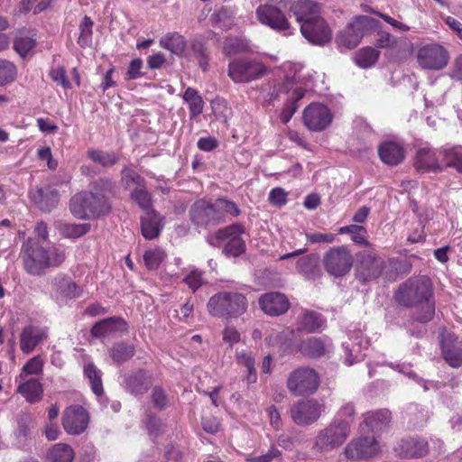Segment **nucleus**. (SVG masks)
<instances>
[{
	"label": "nucleus",
	"instance_id": "1",
	"mask_svg": "<svg viewBox=\"0 0 462 462\" xmlns=\"http://www.w3.org/2000/svg\"><path fill=\"white\" fill-rule=\"evenodd\" d=\"M433 287L427 276L411 277L401 283L394 293V300L403 307L417 308L413 319L427 323L435 313V304L432 300Z\"/></svg>",
	"mask_w": 462,
	"mask_h": 462
},
{
	"label": "nucleus",
	"instance_id": "2",
	"mask_svg": "<svg viewBox=\"0 0 462 462\" xmlns=\"http://www.w3.org/2000/svg\"><path fill=\"white\" fill-rule=\"evenodd\" d=\"M23 264L32 275H41L47 268L57 267L65 260V253L59 247L44 248L39 242L27 240L23 245Z\"/></svg>",
	"mask_w": 462,
	"mask_h": 462
},
{
	"label": "nucleus",
	"instance_id": "3",
	"mask_svg": "<svg viewBox=\"0 0 462 462\" xmlns=\"http://www.w3.org/2000/svg\"><path fill=\"white\" fill-rule=\"evenodd\" d=\"M351 433L350 421L333 419L317 432L312 441V450L320 455L333 452L346 442Z\"/></svg>",
	"mask_w": 462,
	"mask_h": 462
},
{
	"label": "nucleus",
	"instance_id": "4",
	"mask_svg": "<svg viewBox=\"0 0 462 462\" xmlns=\"http://www.w3.org/2000/svg\"><path fill=\"white\" fill-rule=\"evenodd\" d=\"M248 308L245 295L236 291H223L211 296L207 303L208 313L215 318L237 319Z\"/></svg>",
	"mask_w": 462,
	"mask_h": 462
},
{
	"label": "nucleus",
	"instance_id": "5",
	"mask_svg": "<svg viewBox=\"0 0 462 462\" xmlns=\"http://www.w3.org/2000/svg\"><path fill=\"white\" fill-rule=\"evenodd\" d=\"M379 26L380 22L376 19L367 15H357L339 33L337 41L347 49H355L367 32L376 30Z\"/></svg>",
	"mask_w": 462,
	"mask_h": 462
},
{
	"label": "nucleus",
	"instance_id": "6",
	"mask_svg": "<svg viewBox=\"0 0 462 462\" xmlns=\"http://www.w3.org/2000/svg\"><path fill=\"white\" fill-rule=\"evenodd\" d=\"M267 69L254 59L237 58L229 62L227 75L235 83H249L264 76Z\"/></svg>",
	"mask_w": 462,
	"mask_h": 462
},
{
	"label": "nucleus",
	"instance_id": "7",
	"mask_svg": "<svg viewBox=\"0 0 462 462\" xmlns=\"http://www.w3.org/2000/svg\"><path fill=\"white\" fill-rule=\"evenodd\" d=\"M245 232V229L243 225L234 223L216 231L208 237V241L216 245L214 239L217 242L226 240L227 242L223 247V253L227 256L237 257L244 254L246 248L245 243L241 237V235Z\"/></svg>",
	"mask_w": 462,
	"mask_h": 462
},
{
	"label": "nucleus",
	"instance_id": "8",
	"mask_svg": "<svg viewBox=\"0 0 462 462\" xmlns=\"http://www.w3.org/2000/svg\"><path fill=\"white\" fill-rule=\"evenodd\" d=\"M286 385L295 396L314 393L319 385L318 373L309 366H300L289 374Z\"/></svg>",
	"mask_w": 462,
	"mask_h": 462
},
{
	"label": "nucleus",
	"instance_id": "9",
	"mask_svg": "<svg viewBox=\"0 0 462 462\" xmlns=\"http://www.w3.org/2000/svg\"><path fill=\"white\" fill-rule=\"evenodd\" d=\"M386 268L384 260L374 251L365 250L357 254L356 278L365 283L378 279Z\"/></svg>",
	"mask_w": 462,
	"mask_h": 462
},
{
	"label": "nucleus",
	"instance_id": "10",
	"mask_svg": "<svg viewBox=\"0 0 462 462\" xmlns=\"http://www.w3.org/2000/svg\"><path fill=\"white\" fill-rule=\"evenodd\" d=\"M323 265L329 275L345 276L350 272L353 265L352 254L344 245L332 247L324 254Z\"/></svg>",
	"mask_w": 462,
	"mask_h": 462
},
{
	"label": "nucleus",
	"instance_id": "11",
	"mask_svg": "<svg viewBox=\"0 0 462 462\" xmlns=\"http://www.w3.org/2000/svg\"><path fill=\"white\" fill-rule=\"evenodd\" d=\"M189 215L190 221L198 227L208 228L225 221L222 204H192Z\"/></svg>",
	"mask_w": 462,
	"mask_h": 462
},
{
	"label": "nucleus",
	"instance_id": "12",
	"mask_svg": "<svg viewBox=\"0 0 462 462\" xmlns=\"http://www.w3.org/2000/svg\"><path fill=\"white\" fill-rule=\"evenodd\" d=\"M448 51L442 45L430 43L418 50L417 61L425 69L439 70L445 68L448 62Z\"/></svg>",
	"mask_w": 462,
	"mask_h": 462
},
{
	"label": "nucleus",
	"instance_id": "13",
	"mask_svg": "<svg viewBox=\"0 0 462 462\" xmlns=\"http://www.w3.org/2000/svg\"><path fill=\"white\" fill-rule=\"evenodd\" d=\"M121 182L134 202H150L151 196L146 188V180L135 170L124 166L121 171Z\"/></svg>",
	"mask_w": 462,
	"mask_h": 462
},
{
	"label": "nucleus",
	"instance_id": "14",
	"mask_svg": "<svg viewBox=\"0 0 462 462\" xmlns=\"http://www.w3.org/2000/svg\"><path fill=\"white\" fill-rule=\"evenodd\" d=\"M395 455L403 459H416L429 454L427 439L420 436H406L399 439L394 448Z\"/></svg>",
	"mask_w": 462,
	"mask_h": 462
},
{
	"label": "nucleus",
	"instance_id": "15",
	"mask_svg": "<svg viewBox=\"0 0 462 462\" xmlns=\"http://www.w3.org/2000/svg\"><path fill=\"white\" fill-rule=\"evenodd\" d=\"M321 405L316 400H300L290 409L293 422L299 426H309L315 423L320 417Z\"/></svg>",
	"mask_w": 462,
	"mask_h": 462
},
{
	"label": "nucleus",
	"instance_id": "16",
	"mask_svg": "<svg viewBox=\"0 0 462 462\" xmlns=\"http://www.w3.org/2000/svg\"><path fill=\"white\" fill-rule=\"evenodd\" d=\"M333 116L329 108L320 103H311L303 111L304 125L312 132H320L328 126Z\"/></svg>",
	"mask_w": 462,
	"mask_h": 462
},
{
	"label": "nucleus",
	"instance_id": "17",
	"mask_svg": "<svg viewBox=\"0 0 462 462\" xmlns=\"http://www.w3.org/2000/svg\"><path fill=\"white\" fill-rule=\"evenodd\" d=\"M379 452V444L374 437L353 439L344 448L347 460H359L373 457Z\"/></svg>",
	"mask_w": 462,
	"mask_h": 462
},
{
	"label": "nucleus",
	"instance_id": "18",
	"mask_svg": "<svg viewBox=\"0 0 462 462\" xmlns=\"http://www.w3.org/2000/svg\"><path fill=\"white\" fill-rule=\"evenodd\" d=\"M295 83L294 77H286L280 88V91L289 95L280 114V119L283 124H287L291 119L299 108V101L305 96V89L301 87H294Z\"/></svg>",
	"mask_w": 462,
	"mask_h": 462
},
{
	"label": "nucleus",
	"instance_id": "19",
	"mask_svg": "<svg viewBox=\"0 0 462 462\" xmlns=\"http://www.w3.org/2000/svg\"><path fill=\"white\" fill-rule=\"evenodd\" d=\"M152 383V374L145 369H137L123 375L122 386L125 392L135 397L143 396Z\"/></svg>",
	"mask_w": 462,
	"mask_h": 462
},
{
	"label": "nucleus",
	"instance_id": "20",
	"mask_svg": "<svg viewBox=\"0 0 462 462\" xmlns=\"http://www.w3.org/2000/svg\"><path fill=\"white\" fill-rule=\"evenodd\" d=\"M62 426L70 435H79L85 431L88 424V413L80 405H71L62 414Z\"/></svg>",
	"mask_w": 462,
	"mask_h": 462
},
{
	"label": "nucleus",
	"instance_id": "21",
	"mask_svg": "<svg viewBox=\"0 0 462 462\" xmlns=\"http://www.w3.org/2000/svg\"><path fill=\"white\" fill-rule=\"evenodd\" d=\"M256 17L258 21L276 31H285L290 29V23L280 8L273 5H260L256 9Z\"/></svg>",
	"mask_w": 462,
	"mask_h": 462
},
{
	"label": "nucleus",
	"instance_id": "22",
	"mask_svg": "<svg viewBox=\"0 0 462 462\" xmlns=\"http://www.w3.org/2000/svg\"><path fill=\"white\" fill-rule=\"evenodd\" d=\"M300 32L306 40L316 45H323L332 39V31L322 16L301 24Z\"/></svg>",
	"mask_w": 462,
	"mask_h": 462
},
{
	"label": "nucleus",
	"instance_id": "23",
	"mask_svg": "<svg viewBox=\"0 0 462 462\" xmlns=\"http://www.w3.org/2000/svg\"><path fill=\"white\" fill-rule=\"evenodd\" d=\"M139 205L143 211L141 217L142 235L148 240L158 237L164 226L163 217L153 209L152 204Z\"/></svg>",
	"mask_w": 462,
	"mask_h": 462
},
{
	"label": "nucleus",
	"instance_id": "24",
	"mask_svg": "<svg viewBox=\"0 0 462 462\" xmlns=\"http://www.w3.org/2000/svg\"><path fill=\"white\" fill-rule=\"evenodd\" d=\"M290 13L295 16L296 21L301 25L320 17L322 6L313 0H297L291 4Z\"/></svg>",
	"mask_w": 462,
	"mask_h": 462
},
{
	"label": "nucleus",
	"instance_id": "25",
	"mask_svg": "<svg viewBox=\"0 0 462 462\" xmlns=\"http://www.w3.org/2000/svg\"><path fill=\"white\" fill-rule=\"evenodd\" d=\"M391 422L392 412L387 409H380L364 413L360 427L362 430L365 427L366 431L377 434L388 430Z\"/></svg>",
	"mask_w": 462,
	"mask_h": 462
},
{
	"label": "nucleus",
	"instance_id": "26",
	"mask_svg": "<svg viewBox=\"0 0 462 462\" xmlns=\"http://www.w3.org/2000/svg\"><path fill=\"white\" fill-rule=\"evenodd\" d=\"M377 153L385 165L397 166L404 161L406 151L402 143L387 140L378 145Z\"/></svg>",
	"mask_w": 462,
	"mask_h": 462
},
{
	"label": "nucleus",
	"instance_id": "27",
	"mask_svg": "<svg viewBox=\"0 0 462 462\" xmlns=\"http://www.w3.org/2000/svg\"><path fill=\"white\" fill-rule=\"evenodd\" d=\"M441 350L445 361L450 366L462 365V344L454 334H441Z\"/></svg>",
	"mask_w": 462,
	"mask_h": 462
},
{
	"label": "nucleus",
	"instance_id": "28",
	"mask_svg": "<svg viewBox=\"0 0 462 462\" xmlns=\"http://www.w3.org/2000/svg\"><path fill=\"white\" fill-rule=\"evenodd\" d=\"M438 152L431 148H420L414 157V168L420 172H438L443 171Z\"/></svg>",
	"mask_w": 462,
	"mask_h": 462
},
{
	"label": "nucleus",
	"instance_id": "29",
	"mask_svg": "<svg viewBox=\"0 0 462 462\" xmlns=\"http://www.w3.org/2000/svg\"><path fill=\"white\" fill-rule=\"evenodd\" d=\"M127 322L121 317H109L96 322L90 333L94 337H105L115 333L127 332Z\"/></svg>",
	"mask_w": 462,
	"mask_h": 462
},
{
	"label": "nucleus",
	"instance_id": "30",
	"mask_svg": "<svg viewBox=\"0 0 462 462\" xmlns=\"http://www.w3.org/2000/svg\"><path fill=\"white\" fill-rule=\"evenodd\" d=\"M261 309L268 315L279 316L285 313L290 306L284 294L280 292L265 293L259 299Z\"/></svg>",
	"mask_w": 462,
	"mask_h": 462
},
{
	"label": "nucleus",
	"instance_id": "31",
	"mask_svg": "<svg viewBox=\"0 0 462 462\" xmlns=\"http://www.w3.org/2000/svg\"><path fill=\"white\" fill-rule=\"evenodd\" d=\"M46 338L47 334L43 328L32 325L26 326L20 334V348L23 354H30Z\"/></svg>",
	"mask_w": 462,
	"mask_h": 462
},
{
	"label": "nucleus",
	"instance_id": "32",
	"mask_svg": "<svg viewBox=\"0 0 462 462\" xmlns=\"http://www.w3.org/2000/svg\"><path fill=\"white\" fill-rule=\"evenodd\" d=\"M69 210L79 219L91 220L110 212V204H69Z\"/></svg>",
	"mask_w": 462,
	"mask_h": 462
},
{
	"label": "nucleus",
	"instance_id": "33",
	"mask_svg": "<svg viewBox=\"0 0 462 462\" xmlns=\"http://www.w3.org/2000/svg\"><path fill=\"white\" fill-rule=\"evenodd\" d=\"M295 351L300 352L304 356L310 358H319L326 353V343L320 337H310L305 340L301 341L295 349L285 348L283 350L286 354H291Z\"/></svg>",
	"mask_w": 462,
	"mask_h": 462
},
{
	"label": "nucleus",
	"instance_id": "34",
	"mask_svg": "<svg viewBox=\"0 0 462 462\" xmlns=\"http://www.w3.org/2000/svg\"><path fill=\"white\" fill-rule=\"evenodd\" d=\"M319 262L320 258L318 254H310L298 259L296 269L306 279L316 280L322 274Z\"/></svg>",
	"mask_w": 462,
	"mask_h": 462
},
{
	"label": "nucleus",
	"instance_id": "35",
	"mask_svg": "<svg viewBox=\"0 0 462 462\" xmlns=\"http://www.w3.org/2000/svg\"><path fill=\"white\" fill-rule=\"evenodd\" d=\"M53 286L60 295L67 299H76L82 294L81 287L66 275L56 276L53 280Z\"/></svg>",
	"mask_w": 462,
	"mask_h": 462
},
{
	"label": "nucleus",
	"instance_id": "36",
	"mask_svg": "<svg viewBox=\"0 0 462 462\" xmlns=\"http://www.w3.org/2000/svg\"><path fill=\"white\" fill-rule=\"evenodd\" d=\"M412 264L407 258H392L388 261L384 272V278L394 281L399 276L407 275L411 272Z\"/></svg>",
	"mask_w": 462,
	"mask_h": 462
},
{
	"label": "nucleus",
	"instance_id": "37",
	"mask_svg": "<svg viewBox=\"0 0 462 462\" xmlns=\"http://www.w3.org/2000/svg\"><path fill=\"white\" fill-rule=\"evenodd\" d=\"M160 46L172 54L181 56L186 50L187 42L179 32H171L160 39Z\"/></svg>",
	"mask_w": 462,
	"mask_h": 462
},
{
	"label": "nucleus",
	"instance_id": "38",
	"mask_svg": "<svg viewBox=\"0 0 462 462\" xmlns=\"http://www.w3.org/2000/svg\"><path fill=\"white\" fill-rule=\"evenodd\" d=\"M445 167L454 168L462 173V146L443 147L439 150Z\"/></svg>",
	"mask_w": 462,
	"mask_h": 462
},
{
	"label": "nucleus",
	"instance_id": "39",
	"mask_svg": "<svg viewBox=\"0 0 462 462\" xmlns=\"http://www.w3.org/2000/svg\"><path fill=\"white\" fill-rule=\"evenodd\" d=\"M75 457L73 448L65 443L53 445L47 452L48 462H72Z\"/></svg>",
	"mask_w": 462,
	"mask_h": 462
},
{
	"label": "nucleus",
	"instance_id": "40",
	"mask_svg": "<svg viewBox=\"0 0 462 462\" xmlns=\"http://www.w3.org/2000/svg\"><path fill=\"white\" fill-rule=\"evenodd\" d=\"M17 392L31 403L39 402L42 397V386L41 383L34 378L21 383L17 388Z\"/></svg>",
	"mask_w": 462,
	"mask_h": 462
},
{
	"label": "nucleus",
	"instance_id": "41",
	"mask_svg": "<svg viewBox=\"0 0 462 462\" xmlns=\"http://www.w3.org/2000/svg\"><path fill=\"white\" fill-rule=\"evenodd\" d=\"M182 97L189 106V117L191 119L196 118L203 112L204 101L195 88H187Z\"/></svg>",
	"mask_w": 462,
	"mask_h": 462
},
{
	"label": "nucleus",
	"instance_id": "42",
	"mask_svg": "<svg viewBox=\"0 0 462 462\" xmlns=\"http://www.w3.org/2000/svg\"><path fill=\"white\" fill-rule=\"evenodd\" d=\"M380 57V51L373 47H364L360 49L355 57L356 65L363 69L373 67Z\"/></svg>",
	"mask_w": 462,
	"mask_h": 462
},
{
	"label": "nucleus",
	"instance_id": "43",
	"mask_svg": "<svg viewBox=\"0 0 462 462\" xmlns=\"http://www.w3.org/2000/svg\"><path fill=\"white\" fill-rule=\"evenodd\" d=\"M84 374L88 379L93 393L101 396L104 393L101 371L93 363H88L84 366Z\"/></svg>",
	"mask_w": 462,
	"mask_h": 462
},
{
	"label": "nucleus",
	"instance_id": "44",
	"mask_svg": "<svg viewBox=\"0 0 462 462\" xmlns=\"http://www.w3.org/2000/svg\"><path fill=\"white\" fill-rule=\"evenodd\" d=\"M60 234L69 239H77L82 237L89 232L91 226L90 224H68L63 223L59 226Z\"/></svg>",
	"mask_w": 462,
	"mask_h": 462
},
{
	"label": "nucleus",
	"instance_id": "45",
	"mask_svg": "<svg viewBox=\"0 0 462 462\" xmlns=\"http://www.w3.org/2000/svg\"><path fill=\"white\" fill-rule=\"evenodd\" d=\"M237 364L243 365L247 370L246 381L248 383L256 382L257 374L255 370V360L251 352L241 351L236 355Z\"/></svg>",
	"mask_w": 462,
	"mask_h": 462
},
{
	"label": "nucleus",
	"instance_id": "46",
	"mask_svg": "<svg viewBox=\"0 0 462 462\" xmlns=\"http://www.w3.org/2000/svg\"><path fill=\"white\" fill-rule=\"evenodd\" d=\"M116 190V183L109 179H99L91 185L90 193L94 199H106Z\"/></svg>",
	"mask_w": 462,
	"mask_h": 462
},
{
	"label": "nucleus",
	"instance_id": "47",
	"mask_svg": "<svg viewBox=\"0 0 462 462\" xmlns=\"http://www.w3.org/2000/svg\"><path fill=\"white\" fill-rule=\"evenodd\" d=\"M110 352L111 357L115 363L123 364L134 356V347L132 345L120 342L115 344Z\"/></svg>",
	"mask_w": 462,
	"mask_h": 462
},
{
	"label": "nucleus",
	"instance_id": "48",
	"mask_svg": "<svg viewBox=\"0 0 462 462\" xmlns=\"http://www.w3.org/2000/svg\"><path fill=\"white\" fill-rule=\"evenodd\" d=\"M93 25L94 23L92 19L89 16L85 15L79 24V36L77 41L80 47L86 48L90 46L92 42Z\"/></svg>",
	"mask_w": 462,
	"mask_h": 462
},
{
	"label": "nucleus",
	"instance_id": "49",
	"mask_svg": "<svg viewBox=\"0 0 462 462\" xmlns=\"http://www.w3.org/2000/svg\"><path fill=\"white\" fill-rule=\"evenodd\" d=\"M88 156L103 167L113 166L119 161V157L115 152H106L100 150H90L88 152Z\"/></svg>",
	"mask_w": 462,
	"mask_h": 462
},
{
	"label": "nucleus",
	"instance_id": "50",
	"mask_svg": "<svg viewBox=\"0 0 462 462\" xmlns=\"http://www.w3.org/2000/svg\"><path fill=\"white\" fill-rule=\"evenodd\" d=\"M16 76V66L9 60L0 59V87L14 82Z\"/></svg>",
	"mask_w": 462,
	"mask_h": 462
},
{
	"label": "nucleus",
	"instance_id": "51",
	"mask_svg": "<svg viewBox=\"0 0 462 462\" xmlns=\"http://www.w3.org/2000/svg\"><path fill=\"white\" fill-rule=\"evenodd\" d=\"M248 50L247 43L236 37H228L226 39L223 46V52L226 56H233L238 53L245 52Z\"/></svg>",
	"mask_w": 462,
	"mask_h": 462
},
{
	"label": "nucleus",
	"instance_id": "52",
	"mask_svg": "<svg viewBox=\"0 0 462 462\" xmlns=\"http://www.w3.org/2000/svg\"><path fill=\"white\" fill-rule=\"evenodd\" d=\"M321 315L315 311H306L301 319V327L309 333L317 331L322 326Z\"/></svg>",
	"mask_w": 462,
	"mask_h": 462
},
{
	"label": "nucleus",
	"instance_id": "53",
	"mask_svg": "<svg viewBox=\"0 0 462 462\" xmlns=\"http://www.w3.org/2000/svg\"><path fill=\"white\" fill-rule=\"evenodd\" d=\"M164 259V253L161 249H149L143 254V262L148 270H155Z\"/></svg>",
	"mask_w": 462,
	"mask_h": 462
},
{
	"label": "nucleus",
	"instance_id": "54",
	"mask_svg": "<svg viewBox=\"0 0 462 462\" xmlns=\"http://www.w3.org/2000/svg\"><path fill=\"white\" fill-rule=\"evenodd\" d=\"M35 39L28 36L16 37L14 42V49L22 57H25L35 47Z\"/></svg>",
	"mask_w": 462,
	"mask_h": 462
},
{
	"label": "nucleus",
	"instance_id": "55",
	"mask_svg": "<svg viewBox=\"0 0 462 462\" xmlns=\"http://www.w3.org/2000/svg\"><path fill=\"white\" fill-rule=\"evenodd\" d=\"M49 75L54 82L60 85L64 89L71 88V83L67 77V72L64 67L59 66L51 68Z\"/></svg>",
	"mask_w": 462,
	"mask_h": 462
},
{
	"label": "nucleus",
	"instance_id": "56",
	"mask_svg": "<svg viewBox=\"0 0 462 462\" xmlns=\"http://www.w3.org/2000/svg\"><path fill=\"white\" fill-rule=\"evenodd\" d=\"M356 414V405L352 402L344 403L337 412V417L334 419H343V420L350 421V429L355 420Z\"/></svg>",
	"mask_w": 462,
	"mask_h": 462
},
{
	"label": "nucleus",
	"instance_id": "57",
	"mask_svg": "<svg viewBox=\"0 0 462 462\" xmlns=\"http://www.w3.org/2000/svg\"><path fill=\"white\" fill-rule=\"evenodd\" d=\"M143 67V62L140 58L134 59L130 61L125 79L126 80H133L144 76V73L142 71Z\"/></svg>",
	"mask_w": 462,
	"mask_h": 462
},
{
	"label": "nucleus",
	"instance_id": "58",
	"mask_svg": "<svg viewBox=\"0 0 462 462\" xmlns=\"http://www.w3.org/2000/svg\"><path fill=\"white\" fill-rule=\"evenodd\" d=\"M151 399L153 406L159 410H163L168 406L167 394L165 391L160 386L153 387Z\"/></svg>",
	"mask_w": 462,
	"mask_h": 462
},
{
	"label": "nucleus",
	"instance_id": "59",
	"mask_svg": "<svg viewBox=\"0 0 462 462\" xmlns=\"http://www.w3.org/2000/svg\"><path fill=\"white\" fill-rule=\"evenodd\" d=\"M145 427L149 434L153 437H158L162 433L163 424L162 420L155 415L149 414L145 420Z\"/></svg>",
	"mask_w": 462,
	"mask_h": 462
},
{
	"label": "nucleus",
	"instance_id": "60",
	"mask_svg": "<svg viewBox=\"0 0 462 462\" xmlns=\"http://www.w3.org/2000/svg\"><path fill=\"white\" fill-rule=\"evenodd\" d=\"M43 362L40 356L31 358L23 367V373L26 374H39L42 372Z\"/></svg>",
	"mask_w": 462,
	"mask_h": 462
},
{
	"label": "nucleus",
	"instance_id": "61",
	"mask_svg": "<svg viewBox=\"0 0 462 462\" xmlns=\"http://www.w3.org/2000/svg\"><path fill=\"white\" fill-rule=\"evenodd\" d=\"M336 235L331 233H306V239L310 244H331Z\"/></svg>",
	"mask_w": 462,
	"mask_h": 462
},
{
	"label": "nucleus",
	"instance_id": "62",
	"mask_svg": "<svg viewBox=\"0 0 462 462\" xmlns=\"http://www.w3.org/2000/svg\"><path fill=\"white\" fill-rule=\"evenodd\" d=\"M32 424V420L28 415H26V414L20 415L18 418V427L16 430L17 437L26 438L30 433V429H31Z\"/></svg>",
	"mask_w": 462,
	"mask_h": 462
},
{
	"label": "nucleus",
	"instance_id": "63",
	"mask_svg": "<svg viewBox=\"0 0 462 462\" xmlns=\"http://www.w3.org/2000/svg\"><path fill=\"white\" fill-rule=\"evenodd\" d=\"M241 339L240 333L238 330L232 326H227L223 330V340L227 343L230 346L238 343Z\"/></svg>",
	"mask_w": 462,
	"mask_h": 462
},
{
	"label": "nucleus",
	"instance_id": "64",
	"mask_svg": "<svg viewBox=\"0 0 462 462\" xmlns=\"http://www.w3.org/2000/svg\"><path fill=\"white\" fill-rule=\"evenodd\" d=\"M37 154L40 160L47 162V166L50 170H56L58 162L53 159L50 147L46 146L39 149Z\"/></svg>",
	"mask_w": 462,
	"mask_h": 462
}]
</instances>
